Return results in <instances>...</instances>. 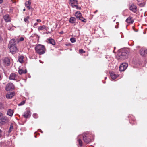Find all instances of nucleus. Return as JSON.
Segmentation results:
<instances>
[{
  "mask_svg": "<svg viewBox=\"0 0 147 147\" xmlns=\"http://www.w3.org/2000/svg\"><path fill=\"white\" fill-rule=\"evenodd\" d=\"M8 47L10 49V51L12 53H14L17 51V49L14 39H12L9 42Z\"/></svg>",
  "mask_w": 147,
  "mask_h": 147,
  "instance_id": "1",
  "label": "nucleus"
},
{
  "mask_svg": "<svg viewBox=\"0 0 147 147\" xmlns=\"http://www.w3.org/2000/svg\"><path fill=\"white\" fill-rule=\"evenodd\" d=\"M35 49L37 53L40 55L44 54L46 50L45 46L41 44H38L35 47Z\"/></svg>",
  "mask_w": 147,
  "mask_h": 147,
  "instance_id": "2",
  "label": "nucleus"
},
{
  "mask_svg": "<svg viewBox=\"0 0 147 147\" xmlns=\"http://www.w3.org/2000/svg\"><path fill=\"white\" fill-rule=\"evenodd\" d=\"M127 55V51L125 50H122L121 52L119 53L118 54L119 59H121L125 58Z\"/></svg>",
  "mask_w": 147,
  "mask_h": 147,
  "instance_id": "3",
  "label": "nucleus"
},
{
  "mask_svg": "<svg viewBox=\"0 0 147 147\" xmlns=\"http://www.w3.org/2000/svg\"><path fill=\"white\" fill-rule=\"evenodd\" d=\"M75 16L77 18L80 20L82 22L85 23L86 22V20L83 18L82 15L80 11H77L75 13Z\"/></svg>",
  "mask_w": 147,
  "mask_h": 147,
  "instance_id": "4",
  "label": "nucleus"
},
{
  "mask_svg": "<svg viewBox=\"0 0 147 147\" xmlns=\"http://www.w3.org/2000/svg\"><path fill=\"white\" fill-rule=\"evenodd\" d=\"M14 88V86L12 83L7 84L5 87V90L7 91H12Z\"/></svg>",
  "mask_w": 147,
  "mask_h": 147,
  "instance_id": "5",
  "label": "nucleus"
},
{
  "mask_svg": "<svg viewBox=\"0 0 147 147\" xmlns=\"http://www.w3.org/2000/svg\"><path fill=\"white\" fill-rule=\"evenodd\" d=\"M128 64L127 63H123L119 67V70L120 71H124L127 68Z\"/></svg>",
  "mask_w": 147,
  "mask_h": 147,
  "instance_id": "6",
  "label": "nucleus"
},
{
  "mask_svg": "<svg viewBox=\"0 0 147 147\" xmlns=\"http://www.w3.org/2000/svg\"><path fill=\"white\" fill-rule=\"evenodd\" d=\"M3 63L5 66H9L10 64V59L8 57H5L3 60Z\"/></svg>",
  "mask_w": 147,
  "mask_h": 147,
  "instance_id": "7",
  "label": "nucleus"
},
{
  "mask_svg": "<svg viewBox=\"0 0 147 147\" xmlns=\"http://www.w3.org/2000/svg\"><path fill=\"white\" fill-rule=\"evenodd\" d=\"M129 9L134 13L136 12L137 11L136 6L132 3L131 5H130Z\"/></svg>",
  "mask_w": 147,
  "mask_h": 147,
  "instance_id": "8",
  "label": "nucleus"
},
{
  "mask_svg": "<svg viewBox=\"0 0 147 147\" xmlns=\"http://www.w3.org/2000/svg\"><path fill=\"white\" fill-rule=\"evenodd\" d=\"M30 110H26L23 115L24 117L26 118H29L30 116Z\"/></svg>",
  "mask_w": 147,
  "mask_h": 147,
  "instance_id": "9",
  "label": "nucleus"
},
{
  "mask_svg": "<svg viewBox=\"0 0 147 147\" xmlns=\"http://www.w3.org/2000/svg\"><path fill=\"white\" fill-rule=\"evenodd\" d=\"M140 53L142 56H144L147 53V50L145 48H142L140 50Z\"/></svg>",
  "mask_w": 147,
  "mask_h": 147,
  "instance_id": "10",
  "label": "nucleus"
},
{
  "mask_svg": "<svg viewBox=\"0 0 147 147\" xmlns=\"http://www.w3.org/2000/svg\"><path fill=\"white\" fill-rule=\"evenodd\" d=\"M83 140L85 142L88 143L91 141V139L87 136H83Z\"/></svg>",
  "mask_w": 147,
  "mask_h": 147,
  "instance_id": "11",
  "label": "nucleus"
},
{
  "mask_svg": "<svg viewBox=\"0 0 147 147\" xmlns=\"http://www.w3.org/2000/svg\"><path fill=\"white\" fill-rule=\"evenodd\" d=\"M69 3L71 5L72 7H73V5L78 4V2L77 0H69Z\"/></svg>",
  "mask_w": 147,
  "mask_h": 147,
  "instance_id": "12",
  "label": "nucleus"
},
{
  "mask_svg": "<svg viewBox=\"0 0 147 147\" xmlns=\"http://www.w3.org/2000/svg\"><path fill=\"white\" fill-rule=\"evenodd\" d=\"M15 93L14 92L10 93H7L6 95V97L7 99H11L14 96Z\"/></svg>",
  "mask_w": 147,
  "mask_h": 147,
  "instance_id": "13",
  "label": "nucleus"
},
{
  "mask_svg": "<svg viewBox=\"0 0 147 147\" xmlns=\"http://www.w3.org/2000/svg\"><path fill=\"white\" fill-rule=\"evenodd\" d=\"M126 21L128 23L132 24L133 23L134 20L132 17H129L126 19Z\"/></svg>",
  "mask_w": 147,
  "mask_h": 147,
  "instance_id": "14",
  "label": "nucleus"
},
{
  "mask_svg": "<svg viewBox=\"0 0 147 147\" xmlns=\"http://www.w3.org/2000/svg\"><path fill=\"white\" fill-rule=\"evenodd\" d=\"M9 18V15L8 14L6 15L3 17V19L7 22H10Z\"/></svg>",
  "mask_w": 147,
  "mask_h": 147,
  "instance_id": "15",
  "label": "nucleus"
},
{
  "mask_svg": "<svg viewBox=\"0 0 147 147\" xmlns=\"http://www.w3.org/2000/svg\"><path fill=\"white\" fill-rule=\"evenodd\" d=\"M47 41L48 43L52 44L53 45L55 44V40L52 38L47 39Z\"/></svg>",
  "mask_w": 147,
  "mask_h": 147,
  "instance_id": "16",
  "label": "nucleus"
},
{
  "mask_svg": "<svg viewBox=\"0 0 147 147\" xmlns=\"http://www.w3.org/2000/svg\"><path fill=\"white\" fill-rule=\"evenodd\" d=\"M6 121V119L3 116L0 118V123L2 124H4Z\"/></svg>",
  "mask_w": 147,
  "mask_h": 147,
  "instance_id": "17",
  "label": "nucleus"
},
{
  "mask_svg": "<svg viewBox=\"0 0 147 147\" xmlns=\"http://www.w3.org/2000/svg\"><path fill=\"white\" fill-rule=\"evenodd\" d=\"M16 74L14 73H12L10 75L9 79L10 80H16Z\"/></svg>",
  "mask_w": 147,
  "mask_h": 147,
  "instance_id": "18",
  "label": "nucleus"
},
{
  "mask_svg": "<svg viewBox=\"0 0 147 147\" xmlns=\"http://www.w3.org/2000/svg\"><path fill=\"white\" fill-rule=\"evenodd\" d=\"M76 18L74 17H71L69 19V22L71 23L74 24L76 22Z\"/></svg>",
  "mask_w": 147,
  "mask_h": 147,
  "instance_id": "19",
  "label": "nucleus"
},
{
  "mask_svg": "<svg viewBox=\"0 0 147 147\" xmlns=\"http://www.w3.org/2000/svg\"><path fill=\"white\" fill-rule=\"evenodd\" d=\"M13 113V110L11 109L8 110L7 112V115L10 116H12Z\"/></svg>",
  "mask_w": 147,
  "mask_h": 147,
  "instance_id": "20",
  "label": "nucleus"
},
{
  "mask_svg": "<svg viewBox=\"0 0 147 147\" xmlns=\"http://www.w3.org/2000/svg\"><path fill=\"white\" fill-rule=\"evenodd\" d=\"M19 74L20 75H21L23 74H26L27 72V71L26 70H23L22 69H20L18 71Z\"/></svg>",
  "mask_w": 147,
  "mask_h": 147,
  "instance_id": "21",
  "label": "nucleus"
},
{
  "mask_svg": "<svg viewBox=\"0 0 147 147\" xmlns=\"http://www.w3.org/2000/svg\"><path fill=\"white\" fill-rule=\"evenodd\" d=\"M110 76L112 79L113 80L115 79L117 77V75L114 73H111Z\"/></svg>",
  "mask_w": 147,
  "mask_h": 147,
  "instance_id": "22",
  "label": "nucleus"
},
{
  "mask_svg": "<svg viewBox=\"0 0 147 147\" xmlns=\"http://www.w3.org/2000/svg\"><path fill=\"white\" fill-rule=\"evenodd\" d=\"M24 57L22 56H20L18 57V61L21 63H22L24 62Z\"/></svg>",
  "mask_w": 147,
  "mask_h": 147,
  "instance_id": "23",
  "label": "nucleus"
},
{
  "mask_svg": "<svg viewBox=\"0 0 147 147\" xmlns=\"http://www.w3.org/2000/svg\"><path fill=\"white\" fill-rule=\"evenodd\" d=\"M14 27L12 25H9L8 27V29L10 31H13L14 29Z\"/></svg>",
  "mask_w": 147,
  "mask_h": 147,
  "instance_id": "24",
  "label": "nucleus"
},
{
  "mask_svg": "<svg viewBox=\"0 0 147 147\" xmlns=\"http://www.w3.org/2000/svg\"><path fill=\"white\" fill-rule=\"evenodd\" d=\"M46 27L45 26H40L38 28L39 30H42L44 29H46Z\"/></svg>",
  "mask_w": 147,
  "mask_h": 147,
  "instance_id": "25",
  "label": "nucleus"
},
{
  "mask_svg": "<svg viewBox=\"0 0 147 147\" xmlns=\"http://www.w3.org/2000/svg\"><path fill=\"white\" fill-rule=\"evenodd\" d=\"M70 40L72 43H74L76 41V38L73 37L71 38L70 39Z\"/></svg>",
  "mask_w": 147,
  "mask_h": 147,
  "instance_id": "26",
  "label": "nucleus"
},
{
  "mask_svg": "<svg viewBox=\"0 0 147 147\" xmlns=\"http://www.w3.org/2000/svg\"><path fill=\"white\" fill-rule=\"evenodd\" d=\"M78 142L80 146H82V143L81 139H79L78 140Z\"/></svg>",
  "mask_w": 147,
  "mask_h": 147,
  "instance_id": "27",
  "label": "nucleus"
},
{
  "mask_svg": "<svg viewBox=\"0 0 147 147\" xmlns=\"http://www.w3.org/2000/svg\"><path fill=\"white\" fill-rule=\"evenodd\" d=\"M138 5L140 7H144V5H145V4L144 2L143 3H139L138 4Z\"/></svg>",
  "mask_w": 147,
  "mask_h": 147,
  "instance_id": "28",
  "label": "nucleus"
},
{
  "mask_svg": "<svg viewBox=\"0 0 147 147\" xmlns=\"http://www.w3.org/2000/svg\"><path fill=\"white\" fill-rule=\"evenodd\" d=\"M73 8H74V7H76V9H78V10H81V7L78 6L77 5H73Z\"/></svg>",
  "mask_w": 147,
  "mask_h": 147,
  "instance_id": "29",
  "label": "nucleus"
},
{
  "mask_svg": "<svg viewBox=\"0 0 147 147\" xmlns=\"http://www.w3.org/2000/svg\"><path fill=\"white\" fill-rule=\"evenodd\" d=\"M25 102V101H24V100H23V101H22L18 105L19 106L22 105H23L24 104Z\"/></svg>",
  "mask_w": 147,
  "mask_h": 147,
  "instance_id": "30",
  "label": "nucleus"
},
{
  "mask_svg": "<svg viewBox=\"0 0 147 147\" xmlns=\"http://www.w3.org/2000/svg\"><path fill=\"white\" fill-rule=\"evenodd\" d=\"M25 5L26 7L28 8V9H30L31 8V7H30V5H28V4H27V3H25Z\"/></svg>",
  "mask_w": 147,
  "mask_h": 147,
  "instance_id": "31",
  "label": "nucleus"
},
{
  "mask_svg": "<svg viewBox=\"0 0 147 147\" xmlns=\"http://www.w3.org/2000/svg\"><path fill=\"white\" fill-rule=\"evenodd\" d=\"M33 116L34 118H36L38 117V115L36 113H34L33 115Z\"/></svg>",
  "mask_w": 147,
  "mask_h": 147,
  "instance_id": "32",
  "label": "nucleus"
},
{
  "mask_svg": "<svg viewBox=\"0 0 147 147\" xmlns=\"http://www.w3.org/2000/svg\"><path fill=\"white\" fill-rule=\"evenodd\" d=\"M79 52L80 53H84L85 51L83 49H81L79 50Z\"/></svg>",
  "mask_w": 147,
  "mask_h": 147,
  "instance_id": "33",
  "label": "nucleus"
},
{
  "mask_svg": "<svg viewBox=\"0 0 147 147\" xmlns=\"http://www.w3.org/2000/svg\"><path fill=\"white\" fill-rule=\"evenodd\" d=\"M24 21L26 22H29L28 21V20L27 18H25L24 19Z\"/></svg>",
  "mask_w": 147,
  "mask_h": 147,
  "instance_id": "34",
  "label": "nucleus"
},
{
  "mask_svg": "<svg viewBox=\"0 0 147 147\" xmlns=\"http://www.w3.org/2000/svg\"><path fill=\"white\" fill-rule=\"evenodd\" d=\"M24 40V38L23 37H20L19 39V40L20 41H23Z\"/></svg>",
  "mask_w": 147,
  "mask_h": 147,
  "instance_id": "35",
  "label": "nucleus"
},
{
  "mask_svg": "<svg viewBox=\"0 0 147 147\" xmlns=\"http://www.w3.org/2000/svg\"><path fill=\"white\" fill-rule=\"evenodd\" d=\"M26 3H27L28 5H30L31 4V2L30 1H28Z\"/></svg>",
  "mask_w": 147,
  "mask_h": 147,
  "instance_id": "36",
  "label": "nucleus"
},
{
  "mask_svg": "<svg viewBox=\"0 0 147 147\" xmlns=\"http://www.w3.org/2000/svg\"><path fill=\"white\" fill-rule=\"evenodd\" d=\"M13 125L12 124H11L10 127L9 129H12L13 128Z\"/></svg>",
  "mask_w": 147,
  "mask_h": 147,
  "instance_id": "37",
  "label": "nucleus"
},
{
  "mask_svg": "<svg viewBox=\"0 0 147 147\" xmlns=\"http://www.w3.org/2000/svg\"><path fill=\"white\" fill-rule=\"evenodd\" d=\"M11 129H9V130L8 131V132L9 133H10L11 131Z\"/></svg>",
  "mask_w": 147,
  "mask_h": 147,
  "instance_id": "38",
  "label": "nucleus"
},
{
  "mask_svg": "<svg viewBox=\"0 0 147 147\" xmlns=\"http://www.w3.org/2000/svg\"><path fill=\"white\" fill-rule=\"evenodd\" d=\"M37 21L38 22H41V20L40 19H37Z\"/></svg>",
  "mask_w": 147,
  "mask_h": 147,
  "instance_id": "39",
  "label": "nucleus"
},
{
  "mask_svg": "<svg viewBox=\"0 0 147 147\" xmlns=\"http://www.w3.org/2000/svg\"><path fill=\"white\" fill-rule=\"evenodd\" d=\"M38 24V23H35L34 24V26H37Z\"/></svg>",
  "mask_w": 147,
  "mask_h": 147,
  "instance_id": "40",
  "label": "nucleus"
},
{
  "mask_svg": "<svg viewBox=\"0 0 147 147\" xmlns=\"http://www.w3.org/2000/svg\"><path fill=\"white\" fill-rule=\"evenodd\" d=\"M3 2V0H0V4L2 3Z\"/></svg>",
  "mask_w": 147,
  "mask_h": 147,
  "instance_id": "41",
  "label": "nucleus"
},
{
  "mask_svg": "<svg viewBox=\"0 0 147 147\" xmlns=\"http://www.w3.org/2000/svg\"><path fill=\"white\" fill-rule=\"evenodd\" d=\"M63 33V31H62L61 32H60V34H62Z\"/></svg>",
  "mask_w": 147,
  "mask_h": 147,
  "instance_id": "42",
  "label": "nucleus"
},
{
  "mask_svg": "<svg viewBox=\"0 0 147 147\" xmlns=\"http://www.w3.org/2000/svg\"><path fill=\"white\" fill-rule=\"evenodd\" d=\"M98 11L97 10H96L95 12H94V13H96L97 11Z\"/></svg>",
  "mask_w": 147,
  "mask_h": 147,
  "instance_id": "43",
  "label": "nucleus"
},
{
  "mask_svg": "<svg viewBox=\"0 0 147 147\" xmlns=\"http://www.w3.org/2000/svg\"><path fill=\"white\" fill-rule=\"evenodd\" d=\"M1 74H0V80H1Z\"/></svg>",
  "mask_w": 147,
  "mask_h": 147,
  "instance_id": "44",
  "label": "nucleus"
},
{
  "mask_svg": "<svg viewBox=\"0 0 147 147\" xmlns=\"http://www.w3.org/2000/svg\"><path fill=\"white\" fill-rule=\"evenodd\" d=\"M29 18V16H27V17H26V18H27V19H28H28Z\"/></svg>",
  "mask_w": 147,
  "mask_h": 147,
  "instance_id": "45",
  "label": "nucleus"
},
{
  "mask_svg": "<svg viewBox=\"0 0 147 147\" xmlns=\"http://www.w3.org/2000/svg\"><path fill=\"white\" fill-rule=\"evenodd\" d=\"M26 9H23V11H25Z\"/></svg>",
  "mask_w": 147,
  "mask_h": 147,
  "instance_id": "46",
  "label": "nucleus"
},
{
  "mask_svg": "<svg viewBox=\"0 0 147 147\" xmlns=\"http://www.w3.org/2000/svg\"><path fill=\"white\" fill-rule=\"evenodd\" d=\"M105 80L107 78V77H105Z\"/></svg>",
  "mask_w": 147,
  "mask_h": 147,
  "instance_id": "47",
  "label": "nucleus"
},
{
  "mask_svg": "<svg viewBox=\"0 0 147 147\" xmlns=\"http://www.w3.org/2000/svg\"><path fill=\"white\" fill-rule=\"evenodd\" d=\"M35 138H36V135H35Z\"/></svg>",
  "mask_w": 147,
  "mask_h": 147,
  "instance_id": "48",
  "label": "nucleus"
},
{
  "mask_svg": "<svg viewBox=\"0 0 147 147\" xmlns=\"http://www.w3.org/2000/svg\"><path fill=\"white\" fill-rule=\"evenodd\" d=\"M115 19L113 21H114V22L115 21Z\"/></svg>",
  "mask_w": 147,
  "mask_h": 147,
  "instance_id": "49",
  "label": "nucleus"
},
{
  "mask_svg": "<svg viewBox=\"0 0 147 147\" xmlns=\"http://www.w3.org/2000/svg\"><path fill=\"white\" fill-rule=\"evenodd\" d=\"M115 28H118V27H115Z\"/></svg>",
  "mask_w": 147,
  "mask_h": 147,
  "instance_id": "50",
  "label": "nucleus"
},
{
  "mask_svg": "<svg viewBox=\"0 0 147 147\" xmlns=\"http://www.w3.org/2000/svg\"><path fill=\"white\" fill-rule=\"evenodd\" d=\"M82 20H83V18H81Z\"/></svg>",
  "mask_w": 147,
  "mask_h": 147,
  "instance_id": "51",
  "label": "nucleus"
},
{
  "mask_svg": "<svg viewBox=\"0 0 147 147\" xmlns=\"http://www.w3.org/2000/svg\"><path fill=\"white\" fill-rule=\"evenodd\" d=\"M137 1H138V0H137Z\"/></svg>",
  "mask_w": 147,
  "mask_h": 147,
  "instance_id": "52",
  "label": "nucleus"
}]
</instances>
